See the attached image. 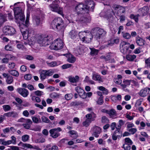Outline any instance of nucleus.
Segmentation results:
<instances>
[{"mask_svg":"<svg viewBox=\"0 0 150 150\" xmlns=\"http://www.w3.org/2000/svg\"><path fill=\"white\" fill-rule=\"evenodd\" d=\"M114 56V54L111 52L108 53L106 56H101L100 57L101 59H104L106 61H108L110 60V59L113 57Z\"/></svg>","mask_w":150,"mask_h":150,"instance_id":"nucleus-21","label":"nucleus"},{"mask_svg":"<svg viewBox=\"0 0 150 150\" xmlns=\"http://www.w3.org/2000/svg\"><path fill=\"white\" fill-rule=\"evenodd\" d=\"M92 93L91 92H89L86 93L85 92L83 96H82V98L85 99L87 97L88 98H90L92 95Z\"/></svg>","mask_w":150,"mask_h":150,"instance_id":"nucleus-42","label":"nucleus"},{"mask_svg":"<svg viewBox=\"0 0 150 150\" xmlns=\"http://www.w3.org/2000/svg\"><path fill=\"white\" fill-rule=\"evenodd\" d=\"M60 62L59 61H52L50 62H47V65L51 67L57 66L60 64Z\"/></svg>","mask_w":150,"mask_h":150,"instance_id":"nucleus-27","label":"nucleus"},{"mask_svg":"<svg viewBox=\"0 0 150 150\" xmlns=\"http://www.w3.org/2000/svg\"><path fill=\"white\" fill-rule=\"evenodd\" d=\"M38 43L40 46H45L49 45L50 41L48 38V37H40L38 40Z\"/></svg>","mask_w":150,"mask_h":150,"instance_id":"nucleus-11","label":"nucleus"},{"mask_svg":"<svg viewBox=\"0 0 150 150\" xmlns=\"http://www.w3.org/2000/svg\"><path fill=\"white\" fill-rule=\"evenodd\" d=\"M133 143L132 140L129 137H126L125 139V144L132 145Z\"/></svg>","mask_w":150,"mask_h":150,"instance_id":"nucleus-40","label":"nucleus"},{"mask_svg":"<svg viewBox=\"0 0 150 150\" xmlns=\"http://www.w3.org/2000/svg\"><path fill=\"white\" fill-rule=\"evenodd\" d=\"M91 122V120L88 119H86V120L83 122L82 124L83 126L85 127H87L90 125Z\"/></svg>","mask_w":150,"mask_h":150,"instance_id":"nucleus-41","label":"nucleus"},{"mask_svg":"<svg viewBox=\"0 0 150 150\" xmlns=\"http://www.w3.org/2000/svg\"><path fill=\"white\" fill-rule=\"evenodd\" d=\"M30 17V14H29V13H27V16H26V20L25 22V25L27 27L29 23V18Z\"/></svg>","mask_w":150,"mask_h":150,"instance_id":"nucleus-56","label":"nucleus"},{"mask_svg":"<svg viewBox=\"0 0 150 150\" xmlns=\"http://www.w3.org/2000/svg\"><path fill=\"white\" fill-rule=\"evenodd\" d=\"M32 100L33 101H35L37 103H40L41 100L40 98L38 97L33 96L31 98Z\"/></svg>","mask_w":150,"mask_h":150,"instance_id":"nucleus-50","label":"nucleus"},{"mask_svg":"<svg viewBox=\"0 0 150 150\" xmlns=\"http://www.w3.org/2000/svg\"><path fill=\"white\" fill-rule=\"evenodd\" d=\"M56 1H54L50 5L51 10L60 13L62 12V9L59 7L57 4H56Z\"/></svg>","mask_w":150,"mask_h":150,"instance_id":"nucleus-12","label":"nucleus"},{"mask_svg":"<svg viewBox=\"0 0 150 150\" xmlns=\"http://www.w3.org/2000/svg\"><path fill=\"white\" fill-rule=\"evenodd\" d=\"M87 15H81L79 17H81V18L79 20V21L82 23H89L91 21V17L89 14L86 13Z\"/></svg>","mask_w":150,"mask_h":150,"instance_id":"nucleus-13","label":"nucleus"},{"mask_svg":"<svg viewBox=\"0 0 150 150\" xmlns=\"http://www.w3.org/2000/svg\"><path fill=\"white\" fill-rule=\"evenodd\" d=\"M92 79L95 81H98L99 82L102 81V79L100 75L95 72L93 73V74Z\"/></svg>","mask_w":150,"mask_h":150,"instance_id":"nucleus-24","label":"nucleus"},{"mask_svg":"<svg viewBox=\"0 0 150 150\" xmlns=\"http://www.w3.org/2000/svg\"><path fill=\"white\" fill-rule=\"evenodd\" d=\"M16 113L13 112H10L4 114L3 116L7 117H14Z\"/></svg>","mask_w":150,"mask_h":150,"instance_id":"nucleus-47","label":"nucleus"},{"mask_svg":"<svg viewBox=\"0 0 150 150\" xmlns=\"http://www.w3.org/2000/svg\"><path fill=\"white\" fill-rule=\"evenodd\" d=\"M102 111L108 114L111 117L116 116L117 115L115 110L113 109H112L110 110L103 109L102 110Z\"/></svg>","mask_w":150,"mask_h":150,"instance_id":"nucleus-16","label":"nucleus"},{"mask_svg":"<svg viewBox=\"0 0 150 150\" xmlns=\"http://www.w3.org/2000/svg\"><path fill=\"white\" fill-rule=\"evenodd\" d=\"M112 10H104L100 13L101 17L106 19L110 22H112L114 20V17L113 16V14L115 16H120L122 13H125V8L120 5H114L112 6Z\"/></svg>","mask_w":150,"mask_h":150,"instance_id":"nucleus-1","label":"nucleus"},{"mask_svg":"<svg viewBox=\"0 0 150 150\" xmlns=\"http://www.w3.org/2000/svg\"><path fill=\"white\" fill-rule=\"evenodd\" d=\"M3 33L6 35H12L16 33V29L12 27L7 26L4 27L3 29Z\"/></svg>","mask_w":150,"mask_h":150,"instance_id":"nucleus-9","label":"nucleus"},{"mask_svg":"<svg viewBox=\"0 0 150 150\" xmlns=\"http://www.w3.org/2000/svg\"><path fill=\"white\" fill-rule=\"evenodd\" d=\"M72 64H67L62 65V68L63 69H65L70 68L72 66Z\"/></svg>","mask_w":150,"mask_h":150,"instance_id":"nucleus-59","label":"nucleus"},{"mask_svg":"<svg viewBox=\"0 0 150 150\" xmlns=\"http://www.w3.org/2000/svg\"><path fill=\"white\" fill-rule=\"evenodd\" d=\"M68 133L70 134L71 137L74 138H76L78 136L77 132L75 131L70 130Z\"/></svg>","mask_w":150,"mask_h":150,"instance_id":"nucleus-32","label":"nucleus"},{"mask_svg":"<svg viewBox=\"0 0 150 150\" xmlns=\"http://www.w3.org/2000/svg\"><path fill=\"white\" fill-rule=\"evenodd\" d=\"M60 94L56 93H53L51 95V97L52 98H58L60 96Z\"/></svg>","mask_w":150,"mask_h":150,"instance_id":"nucleus-57","label":"nucleus"},{"mask_svg":"<svg viewBox=\"0 0 150 150\" xmlns=\"http://www.w3.org/2000/svg\"><path fill=\"white\" fill-rule=\"evenodd\" d=\"M45 141V139L42 137H40L36 139L35 141L36 143H43Z\"/></svg>","mask_w":150,"mask_h":150,"instance_id":"nucleus-46","label":"nucleus"},{"mask_svg":"<svg viewBox=\"0 0 150 150\" xmlns=\"http://www.w3.org/2000/svg\"><path fill=\"white\" fill-rule=\"evenodd\" d=\"M97 88L99 90L102 91V93L104 95H107L108 93V90L103 86H98Z\"/></svg>","mask_w":150,"mask_h":150,"instance_id":"nucleus-33","label":"nucleus"},{"mask_svg":"<svg viewBox=\"0 0 150 150\" xmlns=\"http://www.w3.org/2000/svg\"><path fill=\"white\" fill-rule=\"evenodd\" d=\"M148 7L147 6H144L142 8H140L139 11H141L143 15H146L147 13Z\"/></svg>","mask_w":150,"mask_h":150,"instance_id":"nucleus-35","label":"nucleus"},{"mask_svg":"<svg viewBox=\"0 0 150 150\" xmlns=\"http://www.w3.org/2000/svg\"><path fill=\"white\" fill-rule=\"evenodd\" d=\"M22 3V4H21L19 2H18L15 3L13 6H11L10 7L14 8L13 11L16 19L17 21L20 20L24 23L25 16L22 8L24 7V5L23 3Z\"/></svg>","mask_w":150,"mask_h":150,"instance_id":"nucleus-3","label":"nucleus"},{"mask_svg":"<svg viewBox=\"0 0 150 150\" xmlns=\"http://www.w3.org/2000/svg\"><path fill=\"white\" fill-rule=\"evenodd\" d=\"M123 37L126 39H129L131 37V35L128 33H123V32L122 33Z\"/></svg>","mask_w":150,"mask_h":150,"instance_id":"nucleus-48","label":"nucleus"},{"mask_svg":"<svg viewBox=\"0 0 150 150\" xmlns=\"http://www.w3.org/2000/svg\"><path fill=\"white\" fill-rule=\"evenodd\" d=\"M51 25L52 29L59 31L62 32L65 28L62 19L59 17L55 18L52 21Z\"/></svg>","mask_w":150,"mask_h":150,"instance_id":"nucleus-4","label":"nucleus"},{"mask_svg":"<svg viewBox=\"0 0 150 150\" xmlns=\"http://www.w3.org/2000/svg\"><path fill=\"white\" fill-rule=\"evenodd\" d=\"M148 94L149 91L147 87L142 89L139 93V96L143 97H146Z\"/></svg>","mask_w":150,"mask_h":150,"instance_id":"nucleus-17","label":"nucleus"},{"mask_svg":"<svg viewBox=\"0 0 150 150\" xmlns=\"http://www.w3.org/2000/svg\"><path fill=\"white\" fill-rule=\"evenodd\" d=\"M78 35V32L75 30H73L71 31L69 33L70 38L72 39H74L76 38Z\"/></svg>","mask_w":150,"mask_h":150,"instance_id":"nucleus-23","label":"nucleus"},{"mask_svg":"<svg viewBox=\"0 0 150 150\" xmlns=\"http://www.w3.org/2000/svg\"><path fill=\"white\" fill-rule=\"evenodd\" d=\"M9 73L11 75L16 77H18L19 74L18 72L17 71L14 70L9 71Z\"/></svg>","mask_w":150,"mask_h":150,"instance_id":"nucleus-39","label":"nucleus"},{"mask_svg":"<svg viewBox=\"0 0 150 150\" xmlns=\"http://www.w3.org/2000/svg\"><path fill=\"white\" fill-rule=\"evenodd\" d=\"M29 138V136L28 135L26 134L23 136L22 137V140L24 142L28 141Z\"/></svg>","mask_w":150,"mask_h":150,"instance_id":"nucleus-51","label":"nucleus"},{"mask_svg":"<svg viewBox=\"0 0 150 150\" xmlns=\"http://www.w3.org/2000/svg\"><path fill=\"white\" fill-rule=\"evenodd\" d=\"M63 45V43L62 39L58 38L52 43L50 47L51 49L58 50L62 49Z\"/></svg>","mask_w":150,"mask_h":150,"instance_id":"nucleus-6","label":"nucleus"},{"mask_svg":"<svg viewBox=\"0 0 150 150\" xmlns=\"http://www.w3.org/2000/svg\"><path fill=\"white\" fill-rule=\"evenodd\" d=\"M119 125H118L116 127V128H117L118 129H120L122 125H123L125 123V122L124 121H123L122 120H119L118 122Z\"/></svg>","mask_w":150,"mask_h":150,"instance_id":"nucleus-44","label":"nucleus"},{"mask_svg":"<svg viewBox=\"0 0 150 150\" xmlns=\"http://www.w3.org/2000/svg\"><path fill=\"white\" fill-rule=\"evenodd\" d=\"M34 94L36 96H41L42 95H43L44 93L43 92L38 90L35 91L34 92Z\"/></svg>","mask_w":150,"mask_h":150,"instance_id":"nucleus-58","label":"nucleus"},{"mask_svg":"<svg viewBox=\"0 0 150 150\" xmlns=\"http://www.w3.org/2000/svg\"><path fill=\"white\" fill-rule=\"evenodd\" d=\"M129 43L125 41H122L120 43V49L121 52L123 54L130 53L131 51L129 50Z\"/></svg>","mask_w":150,"mask_h":150,"instance_id":"nucleus-7","label":"nucleus"},{"mask_svg":"<svg viewBox=\"0 0 150 150\" xmlns=\"http://www.w3.org/2000/svg\"><path fill=\"white\" fill-rule=\"evenodd\" d=\"M49 132L52 137L53 138H56L60 135L59 133L56 131V129H50Z\"/></svg>","mask_w":150,"mask_h":150,"instance_id":"nucleus-20","label":"nucleus"},{"mask_svg":"<svg viewBox=\"0 0 150 150\" xmlns=\"http://www.w3.org/2000/svg\"><path fill=\"white\" fill-rule=\"evenodd\" d=\"M16 91L21 96L24 97H26L28 96L29 94V92L26 89L19 88H18Z\"/></svg>","mask_w":150,"mask_h":150,"instance_id":"nucleus-14","label":"nucleus"},{"mask_svg":"<svg viewBox=\"0 0 150 150\" xmlns=\"http://www.w3.org/2000/svg\"><path fill=\"white\" fill-rule=\"evenodd\" d=\"M130 17L132 19L134 20L135 21L137 22L138 21V18L137 15H134L133 14H132L130 15Z\"/></svg>","mask_w":150,"mask_h":150,"instance_id":"nucleus-53","label":"nucleus"},{"mask_svg":"<svg viewBox=\"0 0 150 150\" xmlns=\"http://www.w3.org/2000/svg\"><path fill=\"white\" fill-rule=\"evenodd\" d=\"M16 41L17 43L18 42L17 44V47L18 49L23 50L25 49V48L24 46L22 43L17 41Z\"/></svg>","mask_w":150,"mask_h":150,"instance_id":"nucleus-38","label":"nucleus"},{"mask_svg":"<svg viewBox=\"0 0 150 150\" xmlns=\"http://www.w3.org/2000/svg\"><path fill=\"white\" fill-rule=\"evenodd\" d=\"M140 127H139V129L141 130L144 129L146 126V124L143 122L141 121L140 123Z\"/></svg>","mask_w":150,"mask_h":150,"instance_id":"nucleus-62","label":"nucleus"},{"mask_svg":"<svg viewBox=\"0 0 150 150\" xmlns=\"http://www.w3.org/2000/svg\"><path fill=\"white\" fill-rule=\"evenodd\" d=\"M4 110L6 112L9 111L11 109L10 106L8 105H4L3 106Z\"/></svg>","mask_w":150,"mask_h":150,"instance_id":"nucleus-60","label":"nucleus"},{"mask_svg":"<svg viewBox=\"0 0 150 150\" xmlns=\"http://www.w3.org/2000/svg\"><path fill=\"white\" fill-rule=\"evenodd\" d=\"M103 102V97H99L97 102V103L99 105H101Z\"/></svg>","mask_w":150,"mask_h":150,"instance_id":"nucleus-61","label":"nucleus"},{"mask_svg":"<svg viewBox=\"0 0 150 150\" xmlns=\"http://www.w3.org/2000/svg\"><path fill=\"white\" fill-rule=\"evenodd\" d=\"M131 145L124 144L122 147L125 150H130L131 149Z\"/></svg>","mask_w":150,"mask_h":150,"instance_id":"nucleus-49","label":"nucleus"},{"mask_svg":"<svg viewBox=\"0 0 150 150\" xmlns=\"http://www.w3.org/2000/svg\"><path fill=\"white\" fill-rule=\"evenodd\" d=\"M72 97L73 95L71 93L66 94L65 96V98L67 100H70Z\"/></svg>","mask_w":150,"mask_h":150,"instance_id":"nucleus-55","label":"nucleus"},{"mask_svg":"<svg viewBox=\"0 0 150 150\" xmlns=\"http://www.w3.org/2000/svg\"><path fill=\"white\" fill-rule=\"evenodd\" d=\"M2 141H1V144L4 145H9L12 143V141L10 140H8L7 141H5L4 139H2Z\"/></svg>","mask_w":150,"mask_h":150,"instance_id":"nucleus-45","label":"nucleus"},{"mask_svg":"<svg viewBox=\"0 0 150 150\" xmlns=\"http://www.w3.org/2000/svg\"><path fill=\"white\" fill-rule=\"evenodd\" d=\"M127 131L131 134H133L137 132V129L136 128H132L130 129H127Z\"/></svg>","mask_w":150,"mask_h":150,"instance_id":"nucleus-54","label":"nucleus"},{"mask_svg":"<svg viewBox=\"0 0 150 150\" xmlns=\"http://www.w3.org/2000/svg\"><path fill=\"white\" fill-rule=\"evenodd\" d=\"M126 124L127 130L132 128V127H134L135 126L134 124L133 123L131 122H127L126 123Z\"/></svg>","mask_w":150,"mask_h":150,"instance_id":"nucleus-52","label":"nucleus"},{"mask_svg":"<svg viewBox=\"0 0 150 150\" xmlns=\"http://www.w3.org/2000/svg\"><path fill=\"white\" fill-rule=\"evenodd\" d=\"M13 80L12 76L10 75L7 77L6 79V82L7 84H10L13 83Z\"/></svg>","mask_w":150,"mask_h":150,"instance_id":"nucleus-31","label":"nucleus"},{"mask_svg":"<svg viewBox=\"0 0 150 150\" xmlns=\"http://www.w3.org/2000/svg\"><path fill=\"white\" fill-rule=\"evenodd\" d=\"M93 32H96V35L93 33V35L95 36L96 39H100L101 37L104 36L106 32L103 29L99 28H95L93 30Z\"/></svg>","mask_w":150,"mask_h":150,"instance_id":"nucleus-8","label":"nucleus"},{"mask_svg":"<svg viewBox=\"0 0 150 150\" xmlns=\"http://www.w3.org/2000/svg\"><path fill=\"white\" fill-rule=\"evenodd\" d=\"M35 21L36 22V23L38 25H41L42 24V23L41 21V20L40 18L38 17H36Z\"/></svg>","mask_w":150,"mask_h":150,"instance_id":"nucleus-64","label":"nucleus"},{"mask_svg":"<svg viewBox=\"0 0 150 150\" xmlns=\"http://www.w3.org/2000/svg\"><path fill=\"white\" fill-rule=\"evenodd\" d=\"M69 81L71 83H76L78 81L79 79V77L76 76L75 77L70 76L69 78Z\"/></svg>","mask_w":150,"mask_h":150,"instance_id":"nucleus-26","label":"nucleus"},{"mask_svg":"<svg viewBox=\"0 0 150 150\" xmlns=\"http://www.w3.org/2000/svg\"><path fill=\"white\" fill-rule=\"evenodd\" d=\"M90 49L91 50L90 53L92 56H96L98 54L99 52L98 50L94 48H90Z\"/></svg>","mask_w":150,"mask_h":150,"instance_id":"nucleus-37","label":"nucleus"},{"mask_svg":"<svg viewBox=\"0 0 150 150\" xmlns=\"http://www.w3.org/2000/svg\"><path fill=\"white\" fill-rule=\"evenodd\" d=\"M136 58V56L134 54H127L126 56V59L129 61H132Z\"/></svg>","mask_w":150,"mask_h":150,"instance_id":"nucleus-29","label":"nucleus"},{"mask_svg":"<svg viewBox=\"0 0 150 150\" xmlns=\"http://www.w3.org/2000/svg\"><path fill=\"white\" fill-rule=\"evenodd\" d=\"M120 130L116 128V130L113 133L114 135H115L117 137H118V139L120 138L122 135V132L120 131Z\"/></svg>","mask_w":150,"mask_h":150,"instance_id":"nucleus-34","label":"nucleus"},{"mask_svg":"<svg viewBox=\"0 0 150 150\" xmlns=\"http://www.w3.org/2000/svg\"><path fill=\"white\" fill-rule=\"evenodd\" d=\"M75 90L78 93L79 96L81 98H82V96H83L85 91L81 87L79 86H77L75 88Z\"/></svg>","mask_w":150,"mask_h":150,"instance_id":"nucleus-22","label":"nucleus"},{"mask_svg":"<svg viewBox=\"0 0 150 150\" xmlns=\"http://www.w3.org/2000/svg\"><path fill=\"white\" fill-rule=\"evenodd\" d=\"M21 31L22 33L23 38L24 40L27 39L29 38L28 34L27 33V31H23L21 30Z\"/></svg>","mask_w":150,"mask_h":150,"instance_id":"nucleus-43","label":"nucleus"},{"mask_svg":"<svg viewBox=\"0 0 150 150\" xmlns=\"http://www.w3.org/2000/svg\"><path fill=\"white\" fill-rule=\"evenodd\" d=\"M136 41L137 45L140 46L144 45L145 41L143 38L139 36H137L136 38Z\"/></svg>","mask_w":150,"mask_h":150,"instance_id":"nucleus-18","label":"nucleus"},{"mask_svg":"<svg viewBox=\"0 0 150 150\" xmlns=\"http://www.w3.org/2000/svg\"><path fill=\"white\" fill-rule=\"evenodd\" d=\"M26 31L28 34L29 38H30L31 39H33L35 38L34 32L33 30L31 29H28V30Z\"/></svg>","mask_w":150,"mask_h":150,"instance_id":"nucleus-30","label":"nucleus"},{"mask_svg":"<svg viewBox=\"0 0 150 150\" xmlns=\"http://www.w3.org/2000/svg\"><path fill=\"white\" fill-rule=\"evenodd\" d=\"M76 60V58L72 54H69L67 59V61L69 63H74Z\"/></svg>","mask_w":150,"mask_h":150,"instance_id":"nucleus-25","label":"nucleus"},{"mask_svg":"<svg viewBox=\"0 0 150 150\" xmlns=\"http://www.w3.org/2000/svg\"><path fill=\"white\" fill-rule=\"evenodd\" d=\"M122 78V76L120 75H117V78L114 80V82L117 84H120L122 83V80L121 79Z\"/></svg>","mask_w":150,"mask_h":150,"instance_id":"nucleus-28","label":"nucleus"},{"mask_svg":"<svg viewBox=\"0 0 150 150\" xmlns=\"http://www.w3.org/2000/svg\"><path fill=\"white\" fill-rule=\"evenodd\" d=\"M6 21V16L5 15L0 14V25L3 24Z\"/></svg>","mask_w":150,"mask_h":150,"instance_id":"nucleus-36","label":"nucleus"},{"mask_svg":"<svg viewBox=\"0 0 150 150\" xmlns=\"http://www.w3.org/2000/svg\"><path fill=\"white\" fill-rule=\"evenodd\" d=\"M84 47V46L81 45L74 50V52L77 55L81 54L85 52Z\"/></svg>","mask_w":150,"mask_h":150,"instance_id":"nucleus-19","label":"nucleus"},{"mask_svg":"<svg viewBox=\"0 0 150 150\" xmlns=\"http://www.w3.org/2000/svg\"><path fill=\"white\" fill-rule=\"evenodd\" d=\"M93 135L96 137H98L101 132V129L99 127L95 126L93 127Z\"/></svg>","mask_w":150,"mask_h":150,"instance_id":"nucleus-15","label":"nucleus"},{"mask_svg":"<svg viewBox=\"0 0 150 150\" xmlns=\"http://www.w3.org/2000/svg\"><path fill=\"white\" fill-rule=\"evenodd\" d=\"M54 73V71L52 69L48 70H42L40 72V79L42 80L45 79L47 76H49L52 75Z\"/></svg>","mask_w":150,"mask_h":150,"instance_id":"nucleus-10","label":"nucleus"},{"mask_svg":"<svg viewBox=\"0 0 150 150\" xmlns=\"http://www.w3.org/2000/svg\"><path fill=\"white\" fill-rule=\"evenodd\" d=\"M42 121L45 123H48L50 122L49 119L45 116H43L41 118Z\"/></svg>","mask_w":150,"mask_h":150,"instance_id":"nucleus-63","label":"nucleus"},{"mask_svg":"<svg viewBox=\"0 0 150 150\" xmlns=\"http://www.w3.org/2000/svg\"><path fill=\"white\" fill-rule=\"evenodd\" d=\"M79 35L80 40L85 43L89 42L93 38L92 35L88 31L80 32Z\"/></svg>","mask_w":150,"mask_h":150,"instance_id":"nucleus-5","label":"nucleus"},{"mask_svg":"<svg viewBox=\"0 0 150 150\" xmlns=\"http://www.w3.org/2000/svg\"><path fill=\"white\" fill-rule=\"evenodd\" d=\"M95 5L93 1L86 0L84 4H79L76 6L75 9L78 14L88 13L89 11H93Z\"/></svg>","mask_w":150,"mask_h":150,"instance_id":"nucleus-2","label":"nucleus"}]
</instances>
